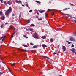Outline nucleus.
<instances>
[{"label": "nucleus", "instance_id": "c85d7f7f", "mask_svg": "<svg viewBox=\"0 0 76 76\" xmlns=\"http://www.w3.org/2000/svg\"><path fill=\"white\" fill-rule=\"evenodd\" d=\"M42 19L41 18H38V21H40L41 20H42Z\"/></svg>", "mask_w": 76, "mask_h": 76}, {"label": "nucleus", "instance_id": "cd10ccee", "mask_svg": "<svg viewBox=\"0 0 76 76\" xmlns=\"http://www.w3.org/2000/svg\"><path fill=\"white\" fill-rule=\"evenodd\" d=\"M28 30H29L31 31H33V29H32V28H30L28 29Z\"/></svg>", "mask_w": 76, "mask_h": 76}, {"label": "nucleus", "instance_id": "5701e85b", "mask_svg": "<svg viewBox=\"0 0 76 76\" xmlns=\"http://www.w3.org/2000/svg\"><path fill=\"white\" fill-rule=\"evenodd\" d=\"M37 48V47L36 46H34L33 47V48Z\"/></svg>", "mask_w": 76, "mask_h": 76}, {"label": "nucleus", "instance_id": "6e6552de", "mask_svg": "<svg viewBox=\"0 0 76 76\" xmlns=\"http://www.w3.org/2000/svg\"><path fill=\"white\" fill-rule=\"evenodd\" d=\"M18 49L19 50H20L22 51H27V50H23V49H20V48H18Z\"/></svg>", "mask_w": 76, "mask_h": 76}, {"label": "nucleus", "instance_id": "7ed1b4c3", "mask_svg": "<svg viewBox=\"0 0 76 76\" xmlns=\"http://www.w3.org/2000/svg\"><path fill=\"white\" fill-rule=\"evenodd\" d=\"M70 50L73 53H75V55H76V52H75L76 51V50L75 49L72 48V49H70Z\"/></svg>", "mask_w": 76, "mask_h": 76}, {"label": "nucleus", "instance_id": "de8ad7c7", "mask_svg": "<svg viewBox=\"0 0 76 76\" xmlns=\"http://www.w3.org/2000/svg\"><path fill=\"white\" fill-rule=\"evenodd\" d=\"M24 37L25 38H26V36L25 35H24Z\"/></svg>", "mask_w": 76, "mask_h": 76}, {"label": "nucleus", "instance_id": "13d9d810", "mask_svg": "<svg viewBox=\"0 0 76 76\" xmlns=\"http://www.w3.org/2000/svg\"><path fill=\"white\" fill-rule=\"evenodd\" d=\"M66 18H68V17H66Z\"/></svg>", "mask_w": 76, "mask_h": 76}, {"label": "nucleus", "instance_id": "393cba45", "mask_svg": "<svg viewBox=\"0 0 76 76\" xmlns=\"http://www.w3.org/2000/svg\"><path fill=\"white\" fill-rule=\"evenodd\" d=\"M30 23V20L29 19H28L27 20V23Z\"/></svg>", "mask_w": 76, "mask_h": 76}, {"label": "nucleus", "instance_id": "37998d69", "mask_svg": "<svg viewBox=\"0 0 76 76\" xmlns=\"http://www.w3.org/2000/svg\"><path fill=\"white\" fill-rule=\"evenodd\" d=\"M5 25H9V23H6L5 24Z\"/></svg>", "mask_w": 76, "mask_h": 76}, {"label": "nucleus", "instance_id": "a18cd8bd", "mask_svg": "<svg viewBox=\"0 0 76 76\" xmlns=\"http://www.w3.org/2000/svg\"><path fill=\"white\" fill-rule=\"evenodd\" d=\"M9 71H10V72L11 73V74H13L11 72V71L10 70H9Z\"/></svg>", "mask_w": 76, "mask_h": 76}, {"label": "nucleus", "instance_id": "c756f323", "mask_svg": "<svg viewBox=\"0 0 76 76\" xmlns=\"http://www.w3.org/2000/svg\"><path fill=\"white\" fill-rule=\"evenodd\" d=\"M74 47V45L73 44H72V46L71 47V48H73Z\"/></svg>", "mask_w": 76, "mask_h": 76}, {"label": "nucleus", "instance_id": "e2e57ef3", "mask_svg": "<svg viewBox=\"0 0 76 76\" xmlns=\"http://www.w3.org/2000/svg\"><path fill=\"white\" fill-rule=\"evenodd\" d=\"M60 76H62L61 75H60Z\"/></svg>", "mask_w": 76, "mask_h": 76}, {"label": "nucleus", "instance_id": "79ce46f5", "mask_svg": "<svg viewBox=\"0 0 76 76\" xmlns=\"http://www.w3.org/2000/svg\"><path fill=\"white\" fill-rule=\"evenodd\" d=\"M19 18L21 17V14H20L19 15Z\"/></svg>", "mask_w": 76, "mask_h": 76}, {"label": "nucleus", "instance_id": "7c9ffc66", "mask_svg": "<svg viewBox=\"0 0 76 76\" xmlns=\"http://www.w3.org/2000/svg\"><path fill=\"white\" fill-rule=\"evenodd\" d=\"M4 37H2L0 38V40H1V39L4 38Z\"/></svg>", "mask_w": 76, "mask_h": 76}, {"label": "nucleus", "instance_id": "4c0bfd02", "mask_svg": "<svg viewBox=\"0 0 76 76\" xmlns=\"http://www.w3.org/2000/svg\"><path fill=\"white\" fill-rule=\"evenodd\" d=\"M48 11H52V10H50V9H48Z\"/></svg>", "mask_w": 76, "mask_h": 76}, {"label": "nucleus", "instance_id": "052dcab7", "mask_svg": "<svg viewBox=\"0 0 76 76\" xmlns=\"http://www.w3.org/2000/svg\"><path fill=\"white\" fill-rule=\"evenodd\" d=\"M73 18L75 19H76V18H75V17H73Z\"/></svg>", "mask_w": 76, "mask_h": 76}, {"label": "nucleus", "instance_id": "b1692460", "mask_svg": "<svg viewBox=\"0 0 76 76\" xmlns=\"http://www.w3.org/2000/svg\"><path fill=\"white\" fill-rule=\"evenodd\" d=\"M2 11H0V15L2 16Z\"/></svg>", "mask_w": 76, "mask_h": 76}, {"label": "nucleus", "instance_id": "2eb2a0df", "mask_svg": "<svg viewBox=\"0 0 76 76\" xmlns=\"http://www.w3.org/2000/svg\"><path fill=\"white\" fill-rule=\"evenodd\" d=\"M42 47H44V48H46V47H47V45H45V44L42 45Z\"/></svg>", "mask_w": 76, "mask_h": 76}, {"label": "nucleus", "instance_id": "f03ea898", "mask_svg": "<svg viewBox=\"0 0 76 76\" xmlns=\"http://www.w3.org/2000/svg\"><path fill=\"white\" fill-rule=\"evenodd\" d=\"M33 37L34 38H38V36L37 35V34L36 33L33 34Z\"/></svg>", "mask_w": 76, "mask_h": 76}, {"label": "nucleus", "instance_id": "a211bd4d", "mask_svg": "<svg viewBox=\"0 0 76 76\" xmlns=\"http://www.w3.org/2000/svg\"><path fill=\"white\" fill-rule=\"evenodd\" d=\"M35 2L38 3V4H40L41 3V2L39 1H35Z\"/></svg>", "mask_w": 76, "mask_h": 76}, {"label": "nucleus", "instance_id": "f3484780", "mask_svg": "<svg viewBox=\"0 0 76 76\" xmlns=\"http://www.w3.org/2000/svg\"><path fill=\"white\" fill-rule=\"evenodd\" d=\"M44 57L45 58H47V59H48L49 60L50 59V58L48 57H47V56H44Z\"/></svg>", "mask_w": 76, "mask_h": 76}, {"label": "nucleus", "instance_id": "2f4dec72", "mask_svg": "<svg viewBox=\"0 0 76 76\" xmlns=\"http://www.w3.org/2000/svg\"><path fill=\"white\" fill-rule=\"evenodd\" d=\"M30 26H35V25H34V24H32L31 25H30Z\"/></svg>", "mask_w": 76, "mask_h": 76}, {"label": "nucleus", "instance_id": "58836bf2", "mask_svg": "<svg viewBox=\"0 0 76 76\" xmlns=\"http://www.w3.org/2000/svg\"><path fill=\"white\" fill-rule=\"evenodd\" d=\"M70 4L71 6H74V5L72 4L71 3H70Z\"/></svg>", "mask_w": 76, "mask_h": 76}, {"label": "nucleus", "instance_id": "f704fd0d", "mask_svg": "<svg viewBox=\"0 0 76 76\" xmlns=\"http://www.w3.org/2000/svg\"><path fill=\"white\" fill-rule=\"evenodd\" d=\"M30 45H34V44H33L32 42H31L30 43Z\"/></svg>", "mask_w": 76, "mask_h": 76}, {"label": "nucleus", "instance_id": "39448f33", "mask_svg": "<svg viewBox=\"0 0 76 76\" xmlns=\"http://www.w3.org/2000/svg\"><path fill=\"white\" fill-rule=\"evenodd\" d=\"M66 48L65 46H62V50L64 52L66 51Z\"/></svg>", "mask_w": 76, "mask_h": 76}, {"label": "nucleus", "instance_id": "4468645a", "mask_svg": "<svg viewBox=\"0 0 76 76\" xmlns=\"http://www.w3.org/2000/svg\"><path fill=\"white\" fill-rule=\"evenodd\" d=\"M15 34V32H14L13 34H12L11 37V38H13V35H14Z\"/></svg>", "mask_w": 76, "mask_h": 76}, {"label": "nucleus", "instance_id": "6ab92c4d", "mask_svg": "<svg viewBox=\"0 0 76 76\" xmlns=\"http://www.w3.org/2000/svg\"><path fill=\"white\" fill-rule=\"evenodd\" d=\"M53 38H51L50 39V42L52 43L53 42Z\"/></svg>", "mask_w": 76, "mask_h": 76}, {"label": "nucleus", "instance_id": "8fccbe9b", "mask_svg": "<svg viewBox=\"0 0 76 76\" xmlns=\"http://www.w3.org/2000/svg\"><path fill=\"white\" fill-rule=\"evenodd\" d=\"M54 15V12L52 13V15Z\"/></svg>", "mask_w": 76, "mask_h": 76}, {"label": "nucleus", "instance_id": "0e129e2a", "mask_svg": "<svg viewBox=\"0 0 76 76\" xmlns=\"http://www.w3.org/2000/svg\"><path fill=\"white\" fill-rule=\"evenodd\" d=\"M0 66H1V64H0Z\"/></svg>", "mask_w": 76, "mask_h": 76}, {"label": "nucleus", "instance_id": "20e7f679", "mask_svg": "<svg viewBox=\"0 0 76 76\" xmlns=\"http://www.w3.org/2000/svg\"><path fill=\"white\" fill-rule=\"evenodd\" d=\"M70 41H75V39L73 37H71L70 38Z\"/></svg>", "mask_w": 76, "mask_h": 76}, {"label": "nucleus", "instance_id": "9b49d317", "mask_svg": "<svg viewBox=\"0 0 76 76\" xmlns=\"http://www.w3.org/2000/svg\"><path fill=\"white\" fill-rule=\"evenodd\" d=\"M72 35L74 36H76V31L74 32L73 33Z\"/></svg>", "mask_w": 76, "mask_h": 76}, {"label": "nucleus", "instance_id": "49530a36", "mask_svg": "<svg viewBox=\"0 0 76 76\" xmlns=\"http://www.w3.org/2000/svg\"><path fill=\"white\" fill-rule=\"evenodd\" d=\"M3 0H0V1L1 2V3H2L3 2Z\"/></svg>", "mask_w": 76, "mask_h": 76}, {"label": "nucleus", "instance_id": "f257e3e1", "mask_svg": "<svg viewBox=\"0 0 76 76\" xmlns=\"http://www.w3.org/2000/svg\"><path fill=\"white\" fill-rule=\"evenodd\" d=\"M12 10V8H11V7H10L9 9L7 11L5 12V15L6 16L8 15L10 12H11Z\"/></svg>", "mask_w": 76, "mask_h": 76}, {"label": "nucleus", "instance_id": "a19ab883", "mask_svg": "<svg viewBox=\"0 0 76 76\" xmlns=\"http://www.w3.org/2000/svg\"><path fill=\"white\" fill-rule=\"evenodd\" d=\"M36 18H38V16H37V15H36Z\"/></svg>", "mask_w": 76, "mask_h": 76}, {"label": "nucleus", "instance_id": "f8f14e48", "mask_svg": "<svg viewBox=\"0 0 76 76\" xmlns=\"http://www.w3.org/2000/svg\"><path fill=\"white\" fill-rule=\"evenodd\" d=\"M28 4V3L27 2H26L25 4L24 5L26 6L27 7H28L29 6V5L27 4Z\"/></svg>", "mask_w": 76, "mask_h": 76}, {"label": "nucleus", "instance_id": "423d86ee", "mask_svg": "<svg viewBox=\"0 0 76 76\" xmlns=\"http://www.w3.org/2000/svg\"><path fill=\"white\" fill-rule=\"evenodd\" d=\"M15 2L18 4H22V1L20 0L19 1L18 0H16L15 1Z\"/></svg>", "mask_w": 76, "mask_h": 76}, {"label": "nucleus", "instance_id": "e433bc0d", "mask_svg": "<svg viewBox=\"0 0 76 76\" xmlns=\"http://www.w3.org/2000/svg\"><path fill=\"white\" fill-rule=\"evenodd\" d=\"M32 10H30L29 11V12L31 13V12H32Z\"/></svg>", "mask_w": 76, "mask_h": 76}, {"label": "nucleus", "instance_id": "864d4df0", "mask_svg": "<svg viewBox=\"0 0 76 76\" xmlns=\"http://www.w3.org/2000/svg\"><path fill=\"white\" fill-rule=\"evenodd\" d=\"M64 10H67V8H65V9H64Z\"/></svg>", "mask_w": 76, "mask_h": 76}, {"label": "nucleus", "instance_id": "bb28decb", "mask_svg": "<svg viewBox=\"0 0 76 76\" xmlns=\"http://www.w3.org/2000/svg\"><path fill=\"white\" fill-rule=\"evenodd\" d=\"M53 54H57V55H58L59 52H58V53H56V52H54Z\"/></svg>", "mask_w": 76, "mask_h": 76}, {"label": "nucleus", "instance_id": "bf43d9fd", "mask_svg": "<svg viewBox=\"0 0 76 76\" xmlns=\"http://www.w3.org/2000/svg\"><path fill=\"white\" fill-rule=\"evenodd\" d=\"M2 63H3L4 64H5V63H4L3 62H2Z\"/></svg>", "mask_w": 76, "mask_h": 76}, {"label": "nucleus", "instance_id": "338daca9", "mask_svg": "<svg viewBox=\"0 0 76 76\" xmlns=\"http://www.w3.org/2000/svg\"><path fill=\"white\" fill-rule=\"evenodd\" d=\"M75 58L76 59V57H75Z\"/></svg>", "mask_w": 76, "mask_h": 76}, {"label": "nucleus", "instance_id": "0eeeda50", "mask_svg": "<svg viewBox=\"0 0 76 76\" xmlns=\"http://www.w3.org/2000/svg\"><path fill=\"white\" fill-rule=\"evenodd\" d=\"M5 18V17L4 16H1V19L2 20H4Z\"/></svg>", "mask_w": 76, "mask_h": 76}, {"label": "nucleus", "instance_id": "ea45409f", "mask_svg": "<svg viewBox=\"0 0 76 76\" xmlns=\"http://www.w3.org/2000/svg\"><path fill=\"white\" fill-rule=\"evenodd\" d=\"M3 73H4V72H0V75H2V74H3Z\"/></svg>", "mask_w": 76, "mask_h": 76}, {"label": "nucleus", "instance_id": "473e14b6", "mask_svg": "<svg viewBox=\"0 0 76 76\" xmlns=\"http://www.w3.org/2000/svg\"><path fill=\"white\" fill-rule=\"evenodd\" d=\"M0 27L1 28H3V25H1L0 26Z\"/></svg>", "mask_w": 76, "mask_h": 76}, {"label": "nucleus", "instance_id": "1a4fd4ad", "mask_svg": "<svg viewBox=\"0 0 76 76\" xmlns=\"http://www.w3.org/2000/svg\"><path fill=\"white\" fill-rule=\"evenodd\" d=\"M7 3L9 5H10L11 4H12V2L9 1L7 2Z\"/></svg>", "mask_w": 76, "mask_h": 76}, {"label": "nucleus", "instance_id": "9d476101", "mask_svg": "<svg viewBox=\"0 0 76 76\" xmlns=\"http://www.w3.org/2000/svg\"><path fill=\"white\" fill-rule=\"evenodd\" d=\"M45 11V10H39V12L40 13H43V12H44Z\"/></svg>", "mask_w": 76, "mask_h": 76}, {"label": "nucleus", "instance_id": "dca6fc26", "mask_svg": "<svg viewBox=\"0 0 76 76\" xmlns=\"http://www.w3.org/2000/svg\"><path fill=\"white\" fill-rule=\"evenodd\" d=\"M4 4L6 5V6H7V2L6 1H4Z\"/></svg>", "mask_w": 76, "mask_h": 76}, {"label": "nucleus", "instance_id": "aec40b11", "mask_svg": "<svg viewBox=\"0 0 76 76\" xmlns=\"http://www.w3.org/2000/svg\"><path fill=\"white\" fill-rule=\"evenodd\" d=\"M15 63L13 64H11V66H15Z\"/></svg>", "mask_w": 76, "mask_h": 76}, {"label": "nucleus", "instance_id": "3c124183", "mask_svg": "<svg viewBox=\"0 0 76 76\" xmlns=\"http://www.w3.org/2000/svg\"><path fill=\"white\" fill-rule=\"evenodd\" d=\"M69 17H70V18H72V16H71L69 15Z\"/></svg>", "mask_w": 76, "mask_h": 76}, {"label": "nucleus", "instance_id": "5fc2aeb1", "mask_svg": "<svg viewBox=\"0 0 76 76\" xmlns=\"http://www.w3.org/2000/svg\"><path fill=\"white\" fill-rule=\"evenodd\" d=\"M37 14H38V15H39V13L38 12H37Z\"/></svg>", "mask_w": 76, "mask_h": 76}, {"label": "nucleus", "instance_id": "a878e982", "mask_svg": "<svg viewBox=\"0 0 76 76\" xmlns=\"http://www.w3.org/2000/svg\"><path fill=\"white\" fill-rule=\"evenodd\" d=\"M66 42H68V44H70L71 43V42H69V41H66Z\"/></svg>", "mask_w": 76, "mask_h": 76}, {"label": "nucleus", "instance_id": "ddd939ff", "mask_svg": "<svg viewBox=\"0 0 76 76\" xmlns=\"http://www.w3.org/2000/svg\"><path fill=\"white\" fill-rule=\"evenodd\" d=\"M41 38L42 39H45L46 38V36H42V37H41Z\"/></svg>", "mask_w": 76, "mask_h": 76}, {"label": "nucleus", "instance_id": "72a5a7b5", "mask_svg": "<svg viewBox=\"0 0 76 76\" xmlns=\"http://www.w3.org/2000/svg\"><path fill=\"white\" fill-rule=\"evenodd\" d=\"M45 15L46 17H48V14L46 13H45Z\"/></svg>", "mask_w": 76, "mask_h": 76}, {"label": "nucleus", "instance_id": "412c9836", "mask_svg": "<svg viewBox=\"0 0 76 76\" xmlns=\"http://www.w3.org/2000/svg\"><path fill=\"white\" fill-rule=\"evenodd\" d=\"M23 46L26 48H28V46L26 45H23Z\"/></svg>", "mask_w": 76, "mask_h": 76}, {"label": "nucleus", "instance_id": "603ef678", "mask_svg": "<svg viewBox=\"0 0 76 76\" xmlns=\"http://www.w3.org/2000/svg\"><path fill=\"white\" fill-rule=\"evenodd\" d=\"M14 15H15V14H13L12 15V16L13 17L14 16Z\"/></svg>", "mask_w": 76, "mask_h": 76}, {"label": "nucleus", "instance_id": "6e6d98bb", "mask_svg": "<svg viewBox=\"0 0 76 76\" xmlns=\"http://www.w3.org/2000/svg\"><path fill=\"white\" fill-rule=\"evenodd\" d=\"M22 6H23V7H24V5H22Z\"/></svg>", "mask_w": 76, "mask_h": 76}, {"label": "nucleus", "instance_id": "69168bd1", "mask_svg": "<svg viewBox=\"0 0 76 76\" xmlns=\"http://www.w3.org/2000/svg\"><path fill=\"white\" fill-rule=\"evenodd\" d=\"M14 76H16V75H14Z\"/></svg>", "mask_w": 76, "mask_h": 76}, {"label": "nucleus", "instance_id": "680f3d73", "mask_svg": "<svg viewBox=\"0 0 76 76\" xmlns=\"http://www.w3.org/2000/svg\"><path fill=\"white\" fill-rule=\"evenodd\" d=\"M66 15H69V14H66Z\"/></svg>", "mask_w": 76, "mask_h": 76}, {"label": "nucleus", "instance_id": "c03bdc74", "mask_svg": "<svg viewBox=\"0 0 76 76\" xmlns=\"http://www.w3.org/2000/svg\"><path fill=\"white\" fill-rule=\"evenodd\" d=\"M7 68H8V69H9V70H10V68H9V67H8V66H7Z\"/></svg>", "mask_w": 76, "mask_h": 76}, {"label": "nucleus", "instance_id": "774afa93", "mask_svg": "<svg viewBox=\"0 0 76 76\" xmlns=\"http://www.w3.org/2000/svg\"><path fill=\"white\" fill-rule=\"evenodd\" d=\"M27 38H28V37H26Z\"/></svg>", "mask_w": 76, "mask_h": 76}, {"label": "nucleus", "instance_id": "4be33fe9", "mask_svg": "<svg viewBox=\"0 0 76 76\" xmlns=\"http://www.w3.org/2000/svg\"><path fill=\"white\" fill-rule=\"evenodd\" d=\"M9 28L10 29H13V27L10 26L9 27Z\"/></svg>", "mask_w": 76, "mask_h": 76}, {"label": "nucleus", "instance_id": "c9c22d12", "mask_svg": "<svg viewBox=\"0 0 76 76\" xmlns=\"http://www.w3.org/2000/svg\"><path fill=\"white\" fill-rule=\"evenodd\" d=\"M5 38V36L4 37V38L3 39H2V41H3L4 40V39Z\"/></svg>", "mask_w": 76, "mask_h": 76}, {"label": "nucleus", "instance_id": "4d7b16f0", "mask_svg": "<svg viewBox=\"0 0 76 76\" xmlns=\"http://www.w3.org/2000/svg\"><path fill=\"white\" fill-rule=\"evenodd\" d=\"M31 52H33V50H31Z\"/></svg>", "mask_w": 76, "mask_h": 76}, {"label": "nucleus", "instance_id": "09e8293b", "mask_svg": "<svg viewBox=\"0 0 76 76\" xmlns=\"http://www.w3.org/2000/svg\"><path fill=\"white\" fill-rule=\"evenodd\" d=\"M75 23L76 24V20H74Z\"/></svg>", "mask_w": 76, "mask_h": 76}]
</instances>
